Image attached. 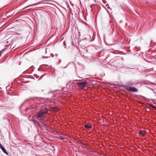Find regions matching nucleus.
I'll list each match as a JSON object with an SVG mask.
<instances>
[{
  "instance_id": "1",
  "label": "nucleus",
  "mask_w": 156,
  "mask_h": 156,
  "mask_svg": "<svg viewBox=\"0 0 156 156\" xmlns=\"http://www.w3.org/2000/svg\"><path fill=\"white\" fill-rule=\"evenodd\" d=\"M47 113V110L46 109L41 110L37 113L36 115V117L38 118L42 117L44 115L46 114Z\"/></svg>"
},
{
  "instance_id": "2",
  "label": "nucleus",
  "mask_w": 156,
  "mask_h": 156,
  "mask_svg": "<svg viewBox=\"0 0 156 156\" xmlns=\"http://www.w3.org/2000/svg\"><path fill=\"white\" fill-rule=\"evenodd\" d=\"M78 86L80 88L83 89L88 84L87 82L86 81H83L80 82H78L77 83Z\"/></svg>"
},
{
  "instance_id": "3",
  "label": "nucleus",
  "mask_w": 156,
  "mask_h": 156,
  "mask_svg": "<svg viewBox=\"0 0 156 156\" xmlns=\"http://www.w3.org/2000/svg\"><path fill=\"white\" fill-rule=\"evenodd\" d=\"M6 44L5 45V47L4 48L2 49V52L6 50L7 49L9 46L12 43V40H10V41H6Z\"/></svg>"
},
{
  "instance_id": "4",
  "label": "nucleus",
  "mask_w": 156,
  "mask_h": 156,
  "mask_svg": "<svg viewBox=\"0 0 156 156\" xmlns=\"http://www.w3.org/2000/svg\"><path fill=\"white\" fill-rule=\"evenodd\" d=\"M127 90L129 92H136L138 91V89L133 87H128Z\"/></svg>"
},
{
  "instance_id": "5",
  "label": "nucleus",
  "mask_w": 156,
  "mask_h": 156,
  "mask_svg": "<svg viewBox=\"0 0 156 156\" xmlns=\"http://www.w3.org/2000/svg\"><path fill=\"white\" fill-rule=\"evenodd\" d=\"M104 42L106 45H111L114 44L113 40H103Z\"/></svg>"
},
{
  "instance_id": "6",
  "label": "nucleus",
  "mask_w": 156,
  "mask_h": 156,
  "mask_svg": "<svg viewBox=\"0 0 156 156\" xmlns=\"http://www.w3.org/2000/svg\"><path fill=\"white\" fill-rule=\"evenodd\" d=\"M0 148H1L2 151L6 154H8V153L6 152L5 149L3 147L2 145L0 143Z\"/></svg>"
},
{
  "instance_id": "7",
  "label": "nucleus",
  "mask_w": 156,
  "mask_h": 156,
  "mask_svg": "<svg viewBox=\"0 0 156 156\" xmlns=\"http://www.w3.org/2000/svg\"><path fill=\"white\" fill-rule=\"evenodd\" d=\"M127 84L129 85L132 86L134 85V83L131 81H129L127 82Z\"/></svg>"
},
{
  "instance_id": "8",
  "label": "nucleus",
  "mask_w": 156,
  "mask_h": 156,
  "mask_svg": "<svg viewBox=\"0 0 156 156\" xmlns=\"http://www.w3.org/2000/svg\"><path fill=\"white\" fill-rule=\"evenodd\" d=\"M139 134L140 135H141L142 136H144L145 135V133L144 132V131H141L139 133Z\"/></svg>"
},
{
  "instance_id": "9",
  "label": "nucleus",
  "mask_w": 156,
  "mask_h": 156,
  "mask_svg": "<svg viewBox=\"0 0 156 156\" xmlns=\"http://www.w3.org/2000/svg\"><path fill=\"white\" fill-rule=\"evenodd\" d=\"M12 37V36H11V34H9L5 36V38L7 39H9V38H11Z\"/></svg>"
},
{
  "instance_id": "10",
  "label": "nucleus",
  "mask_w": 156,
  "mask_h": 156,
  "mask_svg": "<svg viewBox=\"0 0 156 156\" xmlns=\"http://www.w3.org/2000/svg\"><path fill=\"white\" fill-rule=\"evenodd\" d=\"M39 3H37V4H32V5H29L28 6H26V7H25V8H28V7H29L30 6H35L36 5H37V4H39Z\"/></svg>"
},
{
  "instance_id": "11",
  "label": "nucleus",
  "mask_w": 156,
  "mask_h": 156,
  "mask_svg": "<svg viewBox=\"0 0 156 156\" xmlns=\"http://www.w3.org/2000/svg\"><path fill=\"white\" fill-rule=\"evenodd\" d=\"M85 127H86V128H87L88 129H89V128H91L92 127V126L91 125H89V126L87 125H85Z\"/></svg>"
},
{
  "instance_id": "12",
  "label": "nucleus",
  "mask_w": 156,
  "mask_h": 156,
  "mask_svg": "<svg viewBox=\"0 0 156 156\" xmlns=\"http://www.w3.org/2000/svg\"><path fill=\"white\" fill-rule=\"evenodd\" d=\"M66 41H65L63 43L64 46H65V48L69 47V46L68 45H66Z\"/></svg>"
},
{
  "instance_id": "13",
  "label": "nucleus",
  "mask_w": 156,
  "mask_h": 156,
  "mask_svg": "<svg viewBox=\"0 0 156 156\" xmlns=\"http://www.w3.org/2000/svg\"><path fill=\"white\" fill-rule=\"evenodd\" d=\"M60 139L61 140H62L64 142H66V140L65 139H64V138L62 136H60Z\"/></svg>"
},
{
  "instance_id": "14",
  "label": "nucleus",
  "mask_w": 156,
  "mask_h": 156,
  "mask_svg": "<svg viewBox=\"0 0 156 156\" xmlns=\"http://www.w3.org/2000/svg\"><path fill=\"white\" fill-rule=\"evenodd\" d=\"M122 87L125 88L126 90H127V88H128V86H126L124 84L122 85Z\"/></svg>"
},
{
  "instance_id": "15",
  "label": "nucleus",
  "mask_w": 156,
  "mask_h": 156,
  "mask_svg": "<svg viewBox=\"0 0 156 156\" xmlns=\"http://www.w3.org/2000/svg\"><path fill=\"white\" fill-rule=\"evenodd\" d=\"M150 105V106L151 107H152V108H154V107H155V106H154V105H151V104L150 105Z\"/></svg>"
},
{
  "instance_id": "16",
  "label": "nucleus",
  "mask_w": 156,
  "mask_h": 156,
  "mask_svg": "<svg viewBox=\"0 0 156 156\" xmlns=\"http://www.w3.org/2000/svg\"><path fill=\"white\" fill-rule=\"evenodd\" d=\"M2 52H2V51H0V56H1V54H2Z\"/></svg>"
},
{
  "instance_id": "17",
  "label": "nucleus",
  "mask_w": 156,
  "mask_h": 156,
  "mask_svg": "<svg viewBox=\"0 0 156 156\" xmlns=\"http://www.w3.org/2000/svg\"><path fill=\"white\" fill-rule=\"evenodd\" d=\"M43 1H49V0H43Z\"/></svg>"
},
{
  "instance_id": "18",
  "label": "nucleus",
  "mask_w": 156,
  "mask_h": 156,
  "mask_svg": "<svg viewBox=\"0 0 156 156\" xmlns=\"http://www.w3.org/2000/svg\"><path fill=\"white\" fill-rule=\"evenodd\" d=\"M71 43H72V44H73V41H71Z\"/></svg>"
},
{
  "instance_id": "19",
  "label": "nucleus",
  "mask_w": 156,
  "mask_h": 156,
  "mask_svg": "<svg viewBox=\"0 0 156 156\" xmlns=\"http://www.w3.org/2000/svg\"><path fill=\"white\" fill-rule=\"evenodd\" d=\"M24 104V103H23L21 105V106H23V104Z\"/></svg>"
},
{
  "instance_id": "20",
  "label": "nucleus",
  "mask_w": 156,
  "mask_h": 156,
  "mask_svg": "<svg viewBox=\"0 0 156 156\" xmlns=\"http://www.w3.org/2000/svg\"><path fill=\"white\" fill-rule=\"evenodd\" d=\"M154 108L156 110V107H154Z\"/></svg>"
},
{
  "instance_id": "21",
  "label": "nucleus",
  "mask_w": 156,
  "mask_h": 156,
  "mask_svg": "<svg viewBox=\"0 0 156 156\" xmlns=\"http://www.w3.org/2000/svg\"><path fill=\"white\" fill-rule=\"evenodd\" d=\"M94 40V39L92 40L91 41H93V40Z\"/></svg>"
},
{
  "instance_id": "22",
  "label": "nucleus",
  "mask_w": 156,
  "mask_h": 156,
  "mask_svg": "<svg viewBox=\"0 0 156 156\" xmlns=\"http://www.w3.org/2000/svg\"><path fill=\"white\" fill-rule=\"evenodd\" d=\"M59 62H61V61L60 60H59Z\"/></svg>"
},
{
  "instance_id": "23",
  "label": "nucleus",
  "mask_w": 156,
  "mask_h": 156,
  "mask_svg": "<svg viewBox=\"0 0 156 156\" xmlns=\"http://www.w3.org/2000/svg\"><path fill=\"white\" fill-rule=\"evenodd\" d=\"M154 43L155 44H156V42H155V43Z\"/></svg>"
},
{
  "instance_id": "24",
  "label": "nucleus",
  "mask_w": 156,
  "mask_h": 156,
  "mask_svg": "<svg viewBox=\"0 0 156 156\" xmlns=\"http://www.w3.org/2000/svg\"><path fill=\"white\" fill-rule=\"evenodd\" d=\"M151 42H152V41H151Z\"/></svg>"
},
{
  "instance_id": "25",
  "label": "nucleus",
  "mask_w": 156,
  "mask_h": 156,
  "mask_svg": "<svg viewBox=\"0 0 156 156\" xmlns=\"http://www.w3.org/2000/svg\"><path fill=\"white\" fill-rule=\"evenodd\" d=\"M68 64H67V66H67H68Z\"/></svg>"
},
{
  "instance_id": "26",
  "label": "nucleus",
  "mask_w": 156,
  "mask_h": 156,
  "mask_svg": "<svg viewBox=\"0 0 156 156\" xmlns=\"http://www.w3.org/2000/svg\"><path fill=\"white\" fill-rule=\"evenodd\" d=\"M68 64H67V66H67H68Z\"/></svg>"
},
{
  "instance_id": "27",
  "label": "nucleus",
  "mask_w": 156,
  "mask_h": 156,
  "mask_svg": "<svg viewBox=\"0 0 156 156\" xmlns=\"http://www.w3.org/2000/svg\"><path fill=\"white\" fill-rule=\"evenodd\" d=\"M61 39H63V38H62Z\"/></svg>"
}]
</instances>
